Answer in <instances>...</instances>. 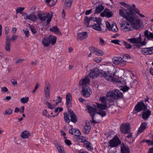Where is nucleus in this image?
<instances>
[{
	"label": "nucleus",
	"instance_id": "18",
	"mask_svg": "<svg viewBox=\"0 0 153 153\" xmlns=\"http://www.w3.org/2000/svg\"><path fill=\"white\" fill-rule=\"evenodd\" d=\"M101 22L99 21V22L97 23V24L90 25V27H92L93 29L95 30L98 31H101L102 30V25L101 23Z\"/></svg>",
	"mask_w": 153,
	"mask_h": 153
},
{
	"label": "nucleus",
	"instance_id": "10",
	"mask_svg": "<svg viewBox=\"0 0 153 153\" xmlns=\"http://www.w3.org/2000/svg\"><path fill=\"white\" fill-rule=\"evenodd\" d=\"M106 25L107 28L109 31H112L113 32H117L118 31V28L115 23H113L111 25L108 22L106 21Z\"/></svg>",
	"mask_w": 153,
	"mask_h": 153
},
{
	"label": "nucleus",
	"instance_id": "20",
	"mask_svg": "<svg viewBox=\"0 0 153 153\" xmlns=\"http://www.w3.org/2000/svg\"><path fill=\"white\" fill-rule=\"evenodd\" d=\"M69 132L70 134L76 136H79L81 134L80 132L78 129L71 128L69 129Z\"/></svg>",
	"mask_w": 153,
	"mask_h": 153
},
{
	"label": "nucleus",
	"instance_id": "33",
	"mask_svg": "<svg viewBox=\"0 0 153 153\" xmlns=\"http://www.w3.org/2000/svg\"><path fill=\"white\" fill-rule=\"evenodd\" d=\"M147 125V124L146 123H144L142 124L141 125L138 129V132H139L140 133L142 132L146 128Z\"/></svg>",
	"mask_w": 153,
	"mask_h": 153
},
{
	"label": "nucleus",
	"instance_id": "51",
	"mask_svg": "<svg viewBox=\"0 0 153 153\" xmlns=\"http://www.w3.org/2000/svg\"><path fill=\"white\" fill-rule=\"evenodd\" d=\"M105 79L109 81H111L112 80L113 77L110 74H107L105 75Z\"/></svg>",
	"mask_w": 153,
	"mask_h": 153
},
{
	"label": "nucleus",
	"instance_id": "27",
	"mask_svg": "<svg viewBox=\"0 0 153 153\" xmlns=\"http://www.w3.org/2000/svg\"><path fill=\"white\" fill-rule=\"evenodd\" d=\"M151 113V111L149 110L143 112L142 114V118L145 120H146L150 115Z\"/></svg>",
	"mask_w": 153,
	"mask_h": 153
},
{
	"label": "nucleus",
	"instance_id": "61",
	"mask_svg": "<svg viewBox=\"0 0 153 153\" xmlns=\"http://www.w3.org/2000/svg\"><path fill=\"white\" fill-rule=\"evenodd\" d=\"M39 84L38 83H36V86H35V88H34V90L32 91V93H34L37 90V89L39 88Z\"/></svg>",
	"mask_w": 153,
	"mask_h": 153
},
{
	"label": "nucleus",
	"instance_id": "11",
	"mask_svg": "<svg viewBox=\"0 0 153 153\" xmlns=\"http://www.w3.org/2000/svg\"><path fill=\"white\" fill-rule=\"evenodd\" d=\"M50 84L48 82L46 83L44 88V91L45 97L47 100L49 99L50 97Z\"/></svg>",
	"mask_w": 153,
	"mask_h": 153
},
{
	"label": "nucleus",
	"instance_id": "31",
	"mask_svg": "<svg viewBox=\"0 0 153 153\" xmlns=\"http://www.w3.org/2000/svg\"><path fill=\"white\" fill-rule=\"evenodd\" d=\"M72 2V0H65L64 4V7L65 8H69L71 6Z\"/></svg>",
	"mask_w": 153,
	"mask_h": 153
},
{
	"label": "nucleus",
	"instance_id": "46",
	"mask_svg": "<svg viewBox=\"0 0 153 153\" xmlns=\"http://www.w3.org/2000/svg\"><path fill=\"white\" fill-rule=\"evenodd\" d=\"M24 9V7H19L16 9V13H20V14H22L23 13V11Z\"/></svg>",
	"mask_w": 153,
	"mask_h": 153
},
{
	"label": "nucleus",
	"instance_id": "19",
	"mask_svg": "<svg viewBox=\"0 0 153 153\" xmlns=\"http://www.w3.org/2000/svg\"><path fill=\"white\" fill-rule=\"evenodd\" d=\"M91 71L89 74L90 77L95 78L99 74V71L97 68H95Z\"/></svg>",
	"mask_w": 153,
	"mask_h": 153
},
{
	"label": "nucleus",
	"instance_id": "45",
	"mask_svg": "<svg viewBox=\"0 0 153 153\" xmlns=\"http://www.w3.org/2000/svg\"><path fill=\"white\" fill-rule=\"evenodd\" d=\"M24 59H13V61L16 64L21 63L22 62L24 61Z\"/></svg>",
	"mask_w": 153,
	"mask_h": 153
},
{
	"label": "nucleus",
	"instance_id": "5",
	"mask_svg": "<svg viewBox=\"0 0 153 153\" xmlns=\"http://www.w3.org/2000/svg\"><path fill=\"white\" fill-rule=\"evenodd\" d=\"M120 27L121 30L125 32L132 30V27H134L132 23L128 20L123 21L120 24Z\"/></svg>",
	"mask_w": 153,
	"mask_h": 153
},
{
	"label": "nucleus",
	"instance_id": "24",
	"mask_svg": "<svg viewBox=\"0 0 153 153\" xmlns=\"http://www.w3.org/2000/svg\"><path fill=\"white\" fill-rule=\"evenodd\" d=\"M42 43L45 47L49 46L50 44L48 37H44L42 40Z\"/></svg>",
	"mask_w": 153,
	"mask_h": 153
},
{
	"label": "nucleus",
	"instance_id": "3",
	"mask_svg": "<svg viewBox=\"0 0 153 153\" xmlns=\"http://www.w3.org/2000/svg\"><path fill=\"white\" fill-rule=\"evenodd\" d=\"M123 96V94L119 92L117 90H114V91H110L108 92L106 95V97H102L100 98V100L101 102L104 104L103 105H105L107 108L106 102L107 100L111 102L113 100L115 99H117L122 98Z\"/></svg>",
	"mask_w": 153,
	"mask_h": 153
},
{
	"label": "nucleus",
	"instance_id": "41",
	"mask_svg": "<svg viewBox=\"0 0 153 153\" xmlns=\"http://www.w3.org/2000/svg\"><path fill=\"white\" fill-rule=\"evenodd\" d=\"M87 138L85 137L81 136L79 137V141L80 142L85 143L87 141Z\"/></svg>",
	"mask_w": 153,
	"mask_h": 153
},
{
	"label": "nucleus",
	"instance_id": "38",
	"mask_svg": "<svg viewBox=\"0 0 153 153\" xmlns=\"http://www.w3.org/2000/svg\"><path fill=\"white\" fill-rule=\"evenodd\" d=\"M85 145L87 148L89 150H91L93 149L91 143L88 141H87L85 143Z\"/></svg>",
	"mask_w": 153,
	"mask_h": 153
},
{
	"label": "nucleus",
	"instance_id": "14",
	"mask_svg": "<svg viewBox=\"0 0 153 153\" xmlns=\"http://www.w3.org/2000/svg\"><path fill=\"white\" fill-rule=\"evenodd\" d=\"M130 125L128 123L123 124L120 126V130L122 133L127 134L129 133Z\"/></svg>",
	"mask_w": 153,
	"mask_h": 153
},
{
	"label": "nucleus",
	"instance_id": "34",
	"mask_svg": "<svg viewBox=\"0 0 153 153\" xmlns=\"http://www.w3.org/2000/svg\"><path fill=\"white\" fill-rule=\"evenodd\" d=\"M30 135L29 131H25L23 132L21 134V137L23 138H27Z\"/></svg>",
	"mask_w": 153,
	"mask_h": 153
},
{
	"label": "nucleus",
	"instance_id": "54",
	"mask_svg": "<svg viewBox=\"0 0 153 153\" xmlns=\"http://www.w3.org/2000/svg\"><path fill=\"white\" fill-rule=\"evenodd\" d=\"M129 88L127 86H125L124 87H122L120 88V90L124 92H126L128 91L129 89Z\"/></svg>",
	"mask_w": 153,
	"mask_h": 153
},
{
	"label": "nucleus",
	"instance_id": "37",
	"mask_svg": "<svg viewBox=\"0 0 153 153\" xmlns=\"http://www.w3.org/2000/svg\"><path fill=\"white\" fill-rule=\"evenodd\" d=\"M128 134L126 136V137L127 139V140L130 139L128 140L129 143H132L134 140V139L132 138V134L131 133H128Z\"/></svg>",
	"mask_w": 153,
	"mask_h": 153
},
{
	"label": "nucleus",
	"instance_id": "22",
	"mask_svg": "<svg viewBox=\"0 0 153 153\" xmlns=\"http://www.w3.org/2000/svg\"><path fill=\"white\" fill-rule=\"evenodd\" d=\"M89 83V79L87 77H85L84 79L81 80L79 82V84L81 85H88Z\"/></svg>",
	"mask_w": 153,
	"mask_h": 153
},
{
	"label": "nucleus",
	"instance_id": "35",
	"mask_svg": "<svg viewBox=\"0 0 153 153\" xmlns=\"http://www.w3.org/2000/svg\"><path fill=\"white\" fill-rule=\"evenodd\" d=\"M104 9V7L102 5H99L95 9V13H99Z\"/></svg>",
	"mask_w": 153,
	"mask_h": 153
},
{
	"label": "nucleus",
	"instance_id": "30",
	"mask_svg": "<svg viewBox=\"0 0 153 153\" xmlns=\"http://www.w3.org/2000/svg\"><path fill=\"white\" fill-rule=\"evenodd\" d=\"M122 60V59L120 57H114L112 59L113 63L115 65L120 64V61Z\"/></svg>",
	"mask_w": 153,
	"mask_h": 153
},
{
	"label": "nucleus",
	"instance_id": "12",
	"mask_svg": "<svg viewBox=\"0 0 153 153\" xmlns=\"http://www.w3.org/2000/svg\"><path fill=\"white\" fill-rule=\"evenodd\" d=\"M109 145L111 147L117 146L120 143V141L119 138L115 137L109 141Z\"/></svg>",
	"mask_w": 153,
	"mask_h": 153
},
{
	"label": "nucleus",
	"instance_id": "7",
	"mask_svg": "<svg viewBox=\"0 0 153 153\" xmlns=\"http://www.w3.org/2000/svg\"><path fill=\"white\" fill-rule=\"evenodd\" d=\"M145 38L144 40L142 41L141 34H140L139 36L138 37H133L128 39L127 40L132 44H140V46H142L145 45L146 44V42L145 41Z\"/></svg>",
	"mask_w": 153,
	"mask_h": 153
},
{
	"label": "nucleus",
	"instance_id": "57",
	"mask_svg": "<svg viewBox=\"0 0 153 153\" xmlns=\"http://www.w3.org/2000/svg\"><path fill=\"white\" fill-rule=\"evenodd\" d=\"M11 83L14 86H16L17 85L18 83L17 81L15 79H12L11 80Z\"/></svg>",
	"mask_w": 153,
	"mask_h": 153
},
{
	"label": "nucleus",
	"instance_id": "15",
	"mask_svg": "<svg viewBox=\"0 0 153 153\" xmlns=\"http://www.w3.org/2000/svg\"><path fill=\"white\" fill-rule=\"evenodd\" d=\"M89 50L91 52L95 53V54L98 56H101L104 54V52L102 50L92 47H89Z\"/></svg>",
	"mask_w": 153,
	"mask_h": 153
},
{
	"label": "nucleus",
	"instance_id": "52",
	"mask_svg": "<svg viewBox=\"0 0 153 153\" xmlns=\"http://www.w3.org/2000/svg\"><path fill=\"white\" fill-rule=\"evenodd\" d=\"M63 110V108L62 107H58L56 108L55 110V112L57 113L59 111L58 113L56 115L57 116L59 114V112L62 111Z\"/></svg>",
	"mask_w": 153,
	"mask_h": 153
},
{
	"label": "nucleus",
	"instance_id": "28",
	"mask_svg": "<svg viewBox=\"0 0 153 153\" xmlns=\"http://www.w3.org/2000/svg\"><path fill=\"white\" fill-rule=\"evenodd\" d=\"M50 30L53 33L59 35H61L62 33L60 32L58 28L56 26H53L50 28Z\"/></svg>",
	"mask_w": 153,
	"mask_h": 153
},
{
	"label": "nucleus",
	"instance_id": "8",
	"mask_svg": "<svg viewBox=\"0 0 153 153\" xmlns=\"http://www.w3.org/2000/svg\"><path fill=\"white\" fill-rule=\"evenodd\" d=\"M91 93V89L88 86H85L82 87L81 94L83 97H89Z\"/></svg>",
	"mask_w": 153,
	"mask_h": 153
},
{
	"label": "nucleus",
	"instance_id": "25",
	"mask_svg": "<svg viewBox=\"0 0 153 153\" xmlns=\"http://www.w3.org/2000/svg\"><path fill=\"white\" fill-rule=\"evenodd\" d=\"M144 35L149 40H152L153 39V33L149 32L147 30H146L145 31Z\"/></svg>",
	"mask_w": 153,
	"mask_h": 153
},
{
	"label": "nucleus",
	"instance_id": "4",
	"mask_svg": "<svg viewBox=\"0 0 153 153\" xmlns=\"http://www.w3.org/2000/svg\"><path fill=\"white\" fill-rule=\"evenodd\" d=\"M37 16L39 19L42 21H46V25H48L51 22L52 15L49 13H38Z\"/></svg>",
	"mask_w": 153,
	"mask_h": 153
},
{
	"label": "nucleus",
	"instance_id": "23",
	"mask_svg": "<svg viewBox=\"0 0 153 153\" xmlns=\"http://www.w3.org/2000/svg\"><path fill=\"white\" fill-rule=\"evenodd\" d=\"M48 37L49 40L50 44L53 45L56 43L57 39L56 36L53 35H51Z\"/></svg>",
	"mask_w": 153,
	"mask_h": 153
},
{
	"label": "nucleus",
	"instance_id": "58",
	"mask_svg": "<svg viewBox=\"0 0 153 153\" xmlns=\"http://www.w3.org/2000/svg\"><path fill=\"white\" fill-rule=\"evenodd\" d=\"M130 59V56L128 54H126L123 57V60L125 61H127V60Z\"/></svg>",
	"mask_w": 153,
	"mask_h": 153
},
{
	"label": "nucleus",
	"instance_id": "53",
	"mask_svg": "<svg viewBox=\"0 0 153 153\" xmlns=\"http://www.w3.org/2000/svg\"><path fill=\"white\" fill-rule=\"evenodd\" d=\"M135 12L140 17H142V18H143V17H145V16L143 15V14H142L141 13H140V11H139V10H138L136 9L135 10Z\"/></svg>",
	"mask_w": 153,
	"mask_h": 153
},
{
	"label": "nucleus",
	"instance_id": "47",
	"mask_svg": "<svg viewBox=\"0 0 153 153\" xmlns=\"http://www.w3.org/2000/svg\"><path fill=\"white\" fill-rule=\"evenodd\" d=\"M56 147L59 152H60L61 151H62L64 150V148L60 144H57L56 145Z\"/></svg>",
	"mask_w": 153,
	"mask_h": 153
},
{
	"label": "nucleus",
	"instance_id": "2",
	"mask_svg": "<svg viewBox=\"0 0 153 153\" xmlns=\"http://www.w3.org/2000/svg\"><path fill=\"white\" fill-rule=\"evenodd\" d=\"M96 104L97 106L96 108L93 107L90 105L87 106L88 112L92 116L94 123L95 122L94 120V117L96 114H98L102 117L106 115V112L104 111V109H106V105H103L98 103H97Z\"/></svg>",
	"mask_w": 153,
	"mask_h": 153
},
{
	"label": "nucleus",
	"instance_id": "49",
	"mask_svg": "<svg viewBox=\"0 0 153 153\" xmlns=\"http://www.w3.org/2000/svg\"><path fill=\"white\" fill-rule=\"evenodd\" d=\"M24 33L25 34L26 37H28L29 36V30L27 28H25L23 30Z\"/></svg>",
	"mask_w": 153,
	"mask_h": 153
},
{
	"label": "nucleus",
	"instance_id": "21",
	"mask_svg": "<svg viewBox=\"0 0 153 153\" xmlns=\"http://www.w3.org/2000/svg\"><path fill=\"white\" fill-rule=\"evenodd\" d=\"M87 37V33L86 32H82L77 34L78 38L80 40H83L86 38Z\"/></svg>",
	"mask_w": 153,
	"mask_h": 153
},
{
	"label": "nucleus",
	"instance_id": "16",
	"mask_svg": "<svg viewBox=\"0 0 153 153\" xmlns=\"http://www.w3.org/2000/svg\"><path fill=\"white\" fill-rule=\"evenodd\" d=\"M141 52L143 54L145 55L152 54L153 53V47L142 48Z\"/></svg>",
	"mask_w": 153,
	"mask_h": 153
},
{
	"label": "nucleus",
	"instance_id": "64",
	"mask_svg": "<svg viewBox=\"0 0 153 153\" xmlns=\"http://www.w3.org/2000/svg\"><path fill=\"white\" fill-rule=\"evenodd\" d=\"M126 61L123 60L122 59V60L121 61H120V65L122 66H124L125 65H126Z\"/></svg>",
	"mask_w": 153,
	"mask_h": 153
},
{
	"label": "nucleus",
	"instance_id": "42",
	"mask_svg": "<svg viewBox=\"0 0 153 153\" xmlns=\"http://www.w3.org/2000/svg\"><path fill=\"white\" fill-rule=\"evenodd\" d=\"M117 85L119 87H122L124 85L125 82H124L123 80H120L117 81L116 82Z\"/></svg>",
	"mask_w": 153,
	"mask_h": 153
},
{
	"label": "nucleus",
	"instance_id": "26",
	"mask_svg": "<svg viewBox=\"0 0 153 153\" xmlns=\"http://www.w3.org/2000/svg\"><path fill=\"white\" fill-rule=\"evenodd\" d=\"M121 150L122 153H129L128 147L126 146L124 144H122L121 145Z\"/></svg>",
	"mask_w": 153,
	"mask_h": 153
},
{
	"label": "nucleus",
	"instance_id": "60",
	"mask_svg": "<svg viewBox=\"0 0 153 153\" xmlns=\"http://www.w3.org/2000/svg\"><path fill=\"white\" fill-rule=\"evenodd\" d=\"M11 39L10 38V36L8 35H7L6 36L5 43H10Z\"/></svg>",
	"mask_w": 153,
	"mask_h": 153
},
{
	"label": "nucleus",
	"instance_id": "40",
	"mask_svg": "<svg viewBox=\"0 0 153 153\" xmlns=\"http://www.w3.org/2000/svg\"><path fill=\"white\" fill-rule=\"evenodd\" d=\"M13 110L10 108H8L4 112V114L5 115H9L11 114L13 112Z\"/></svg>",
	"mask_w": 153,
	"mask_h": 153
},
{
	"label": "nucleus",
	"instance_id": "50",
	"mask_svg": "<svg viewBox=\"0 0 153 153\" xmlns=\"http://www.w3.org/2000/svg\"><path fill=\"white\" fill-rule=\"evenodd\" d=\"M46 104L48 107L51 109L53 108L55 106L54 105L51 104L50 103L48 102H47Z\"/></svg>",
	"mask_w": 153,
	"mask_h": 153
},
{
	"label": "nucleus",
	"instance_id": "1",
	"mask_svg": "<svg viewBox=\"0 0 153 153\" xmlns=\"http://www.w3.org/2000/svg\"><path fill=\"white\" fill-rule=\"evenodd\" d=\"M120 4L127 8L122 7L120 9L119 11L120 15L130 21L132 23L135 29H137L140 28V20L133 13L131 5L124 2H121Z\"/></svg>",
	"mask_w": 153,
	"mask_h": 153
},
{
	"label": "nucleus",
	"instance_id": "6",
	"mask_svg": "<svg viewBox=\"0 0 153 153\" xmlns=\"http://www.w3.org/2000/svg\"><path fill=\"white\" fill-rule=\"evenodd\" d=\"M69 115L71 117V121L76 123L77 121V118L74 112L72 111H68V114L65 113L64 114V118L65 122L69 123L70 121Z\"/></svg>",
	"mask_w": 153,
	"mask_h": 153
},
{
	"label": "nucleus",
	"instance_id": "55",
	"mask_svg": "<svg viewBox=\"0 0 153 153\" xmlns=\"http://www.w3.org/2000/svg\"><path fill=\"white\" fill-rule=\"evenodd\" d=\"M42 115L46 117H49L50 116L48 114L47 111L46 110H44L43 111Z\"/></svg>",
	"mask_w": 153,
	"mask_h": 153
},
{
	"label": "nucleus",
	"instance_id": "32",
	"mask_svg": "<svg viewBox=\"0 0 153 153\" xmlns=\"http://www.w3.org/2000/svg\"><path fill=\"white\" fill-rule=\"evenodd\" d=\"M91 129V127L89 125H85L83 128V132L86 134H88Z\"/></svg>",
	"mask_w": 153,
	"mask_h": 153
},
{
	"label": "nucleus",
	"instance_id": "29",
	"mask_svg": "<svg viewBox=\"0 0 153 153\" xmlns=\"http://www.w3.org/2000/svg\"><path fill=\"white\" fill-rule=\"evenodd\" d=\"M57 0H45V2L48 6L52 7L55 5L57 2Z\"/></svg>",
	"mask_w": 153,
	"mask_h": 153
},
{
	"label": "nucleus",
	"instance_id": "39",
	"mask_svg": "<svg viewBox=\"0 0 153 153\" xmlns=\"http://www.w3.org/2000/svg\"><path fill=\"white\" fill-rule=\"evenodd\" d=\"M11 43H5V50L6 51L10 52V51Z\"/></svg>",
	"mask_w": 153,
	"mask_h": 153
},
{
	"label": "nucleus",
	"instance_id": "17",
	"mask_svg": "<svg viewBox=\"0 0 153 153\" xmlns=\"http://www.w3.org/2000/svg\"><path fill=\"white\" fill-rule=\"evenodd\" d=\"M100 16L101 17L105 16L107 17L110 18L112 16V13L111 11L108 9H105L104 11L102 13Z\"/></svg>",
	"mask_w": 153,
	"mask_h": 153
},
{
	"label": "nucleus",
	"instance_id": "59",
	"mask_svg": "<svg viewBox=\"0 0 153 153\" xmlns=\"http://www.w3.org/2000/svg\"><path fill=\"white\" fill-rule=\"evenodd\" d=\"M94 61L97 63L100 62L102 60V58L100 57H97L94 59Z\"/></svg>",
	"mask_w": 153,
	"mask_h": 153
},
{
	"label": "nucleus",
	"instance_id": "9",
	"mask_svg": "<svg viewBox=\"0 0 153 153\" xmlns=\"http://www.w3.org/2000/svg\"><path fill=\"white\" fill-rule=\"evenodd\" d=\"M24 19L25 20H29L34 22H36L38 19V17L36 15L33 13H31L29 15L25 13L22 14Z\"/></svg>",
	"mask_w": 153,
	"mask_h": 153
},
{
	"label": "nucleus",
	"instance_id": "36",
	"mask_svg": "<svg viewBox=\"0 0 153 153\" xmlns=\"http://www.w3.org/2000/svg\"><path fill=\"white\" fill-rule=\"evenodd\" d=\"M91 22L90 18H88L87 16H86L84 20V23L87 27H90V25H92L90 24V23Z\"/></svg>",
	"mask_w": 153,
	"mask_h": 153
},
{
	"label": "nucleus",
	"instance_id": "43",
	"mask_svg": "<svg viewBox=\"0 0 153 153\" xmlns=\"http://www.w3.org/2000/svg\"><path fill=\"white\" fill-rule=\"evenodd\" d=\"M91 22L96 21L97 23L99 21L101 22V19L99 18H97L96 17H91L90 18Z\"/></svg>",
	"mask_w": 153,
	"mask_h": 153
},
{
	"label": "nucleus",
	"instance_id": "63",
	"mask_svg": "<svg viewBox=\"0 0 153 153\" xmlns=\"http://www.w3.org/2000/svg\"><path fill=\"white\" fill-rule=\"evenodd\" d=\"M111 42L115 44L120 45V41L118 40H112L111 41Z\"/></svg>",
	"mask_w": 153,
	"mask_h": 153
},
{
	"label": "nucleus",
	"instance_id": "56",
	"mask_svg": "<svg viewBox=\"0 0 153 153\" xmlns=\"http://www.w3.org/2000/svg\"><path fill=\"white\" fill-rule=\"evenodd\" d=\"M71 94L69 93H67L66 95V100H71Z\"/></svg>",
	"mask_w": 153,
	"mask_h": 153
},
{
	"label": "nucleus",
	"instance_id": "48",
	"mask_svg": "<svg viewBox=\"0 0 153 153\" xmlns=\"http://www.w3.org/2000/svg\"><path fill=\"white\" fill-rule=\"evenodd\" d=\"M124 44L125 47L127 49H130L132 47L131 45L129 43H127L126 42L124 41L123 42Z\"/></svg>",
	"mask_w": 153,
	"mask_h": 153
},
{
	"label": "nucleus",
	"instance_id": "13",
	"mask_svg": "<svg viewBox=\"0 0 153 153\" xmlns=\"http://www.w3.org/2000/svg\"><path fill=\"white\" fill-rule=\"evenodd\" d=\"M135 108L137 112L145 110L147 109L146 106L144 105L143 102H138L135 106Z\"/></svg>",
	"mask_w": 153,
	"mask_h": 153
},
{
	"label": "nucleus",
	"instance_id": "44",
	"mask_svg": "<svg viewBox=\"0 0 153 153\" xmlns=\"http://www.w3.org/2000/svg\"><path fill=\"white\" fill-rule=\"evenodd\" d=\"M29 100V98L27 97H25L22 98L20 99V102L22 103H25Z\"/></svg>",
	"mask_w": 153,
	"mask_h": 153
},
{
	"label": "nucleus",
	"instance_id": "62",
	"mask_svg": "<svg viewBox=\"0 0 153 153\" xmlns=\"http://www.w3.org/2000/svg\"><path fill=\"white\" fill-rule=\"evenodd\" d=\"M18 38L17 36L16 35H13L12 36V38L11 39V41H12V42L14 41L15 40L17 39Z\"/></svg>",
	"mask_w": 153,
	"mask_h": 153
}]
</instances>
